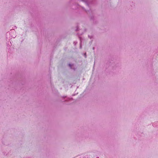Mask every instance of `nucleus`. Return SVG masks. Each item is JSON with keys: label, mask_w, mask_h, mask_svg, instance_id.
<instances>
[{"label": "nucleus", "mask_w": 158, "mask_h": 158, "mask_svg": "<svg viewBox=\"0 0 158 158\" xmlns=\"http://www.w3.org/2000/svg\"><path fill=\"white\" fill-rule=\"evenodd\" d=\"M69 67H70V68L71 69H73L72 66H73V65L71 64H69Z\"/></svg>", "instance_id": "1"}, {"label": "nucleus", "mask_w": 158, "mask_h": 158, "mask_svg": "<svg viewBox=\"0 0 158 158\" xmlns=\"http://www.w3.org/2000/svg\"><path fill=\"white\" fill-rule=\"evenodd\" d=\"M71 99H72V98H66V99L65 100V101H67L68 100H71Z\"/></svg>", "instance_id": "2"}, {"label": "nucleus", "mask_w": 158, "mask_h": 158, "mask_svg": "<svg viewBox=\"0 0 158 158\" xmlns=\"http://www.w3.org/2000/svg\"><path fill=\"white\" fill-rule=\"evenodd\" d=\"M66 97V96H63V98H65Z\"/></svg>", "instance_id": "3"}, {"label": "nucleus", "mask_w": 158, "mask_h": 158, "mask_svg": "<svg viewBox=\"0 0 158 158\" xmlns=\"http://www.w3.org/2000/svg\"><path fill=\"white\" fill-rule=\"evenodd\" d=\"M78 30V28H77V29L76 30V31H77Z\"/></svg>", "instance_id": "4"}, {"label": "nucleus", "mask_w": 158, "mask_h": 158, "mask_svg": "<svg viewBox=\"0 0 158 158\" xmlns=\"http://www.w3.org/2000/svg\"><path fill=\"white\" fill-rule=\"evenodd\" d=\"M85 57H86V53H85Z\"/></svg>", "instance_id": "5"}, {"label": "nucleus", "mask_w": 158, "mask_h": 158, "mask_svg": "<svg viewBox=\"0 0 158 158\" xmlns=\"http://www.w3.org/2000/svg\"><path fill=\"white\" fill-rule=\"evenodd\" d=\"M89 37H90V39H91V37H89Z\"/></svg>", "instance_id": "6"}, {"label": "nucleus", "mask_w": 158, "mask_h": 158, "mask_svg": "<svg viewBox=\"0 0 158 158\" xmlns=\"http://www.w3.org/2000/svg\"><path fill=\"white\" fill-rule=\"evenodd\" d=\"M94 47L93 48V49L94 50Z\"/></svg>", "instance_id": "7"}, {"label": "nucleus", "mask_w": 158, "mask_h": 158, "mask_svg": "<svg viewBox=\"0 0 158 158\" xmlns=\"http://www.w3.org/2000/svg\"><path fill=\"white\" fill-rule=\"evenodd\" d=\"M154 124H153V126H154Z\"/></svg>", "instance_id": "8"}, {"label": "nucleus", "mask_w": 158, "mask_h": 158, "mask_svg": "<svg viewBox=\"0 0 158 158\" xmlns=\"http://www.w3.org/2000/svg\"><path fill=\"white\" fill-rule=\"evenodd\" d=\"M82 1H83V0H81Z\"/></svg>", "instance_id": "9"}]
</instances>
